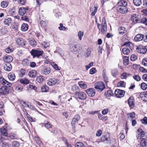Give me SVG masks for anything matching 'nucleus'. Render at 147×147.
<instances>
[{
	"instance_id": "obj_25",
	"label": "nucleus",
	"mask_w": 147,
	"mask_h": 147,
	"mask_svg": "<svg viewBox=\"0 0 147 147\" xmlns=\"http://www.w3.org/2000/svg\"><path fill=\"white\" fill-rule=\"evenodd\" d=\"M140 95V97L143 101L147 102V94L146 93L141 92Z\"/></svg>"
},
{
	"instance_id": "obj_9",
	"label": "nucleus",
	"mask_w": 147,
	"mask_h": 147,
	"mask_svg": "<svg viewBox=\"0 0 147 147\" xmlns=\"http://www.w3.org/2000/svg\"><path fill=\"white\" fill-rule=\"evenodd\" d=\"M101 140L102 142L108 143L110 142L111 138L109 134L107 133L105 135H103L101 138Z\"/></svg>"
},
{
	"instance_id": "obj_50",
	"label": "nucleus",
	"mask_w": 147,
	"mask_h": 147,
	"mask_svg": "<svg viewBox=\"0 0 147 147\" xmlns=\"http://www.w3.org/2000/svg\"><path fill=\"white\" fill-rule=\"evenodd\" d=\"M53 67L56 70H60V69L61 68H59L58 67L57 65L55 63V62H52L51 63Z\"/></svg>"
},
{
	"instance_id": "obj_41",
	"label": "nucleus",
	"mask_w": 147,
	"mask_h": 147,
	"mask_svg": "<svg viewBox=\"0 0 147 147\" xmlns=\"http://www.w3.org/2000/svg\"><path fill=\"white\" fill-rule=\"evenodd\" d=\"M29 61L27 59H24L22 62V64L24 66H27L29 65Z\"/></svg>"
},
{
	"instance_id": "obj_58",
	"label": "nucleus",
	"mask_w": 147,
	"mask_h": 147,
	"mask_svg": "<svg viewBox=\"0 0 147 147\" xmlns=\"http://www.w3.org/2000/svg\"><path fill=\"white\" fill-rule=\"evenodd\" d=\"M57 53H59L61 56L63 57L64 56V55L62 53V50L61 48L59 47H57Z\"/></svg>"
},
{
	"instance_id": "obj_61",
	"label": "nucleus",
	"mask_w": 147,
	"mask_h": 147,
	"mask_svg": "<svg viewBox=\"0 0 147 147\" xmlns=\"http://www.w3.org/2000/svg\"><path fill=\"white\" fill-rule=\"evenodd\" d=\"M142 64L145 66H147V58H144L142 61Z\"/></svg>"
},
{
	"instance_id": "obj_62",
	"label": "nucleus",
	"mask_w": 147,
	"mask_h": 147,
	"mask_svg": "<svg viewBox=\"0 0 147 147\" xmlns=\"http://www.w3.org/2000/svg\"><path fill=\"white\" fill-rule=\"evenodd\" d=\"M96 72L95 68L93 67L90 70V74H93Z\"/></svg>"
},
{
	"instance_id": "obj_20",
	"label": "nucleus",
	"mask_w": 147,
	"mask_h": 147,
	"mask_svg": "<svg viewBox=\"0 0 147 147\" xmlns=\"http://www.w3.org/2000/svg\"><path fill=\"white\" fill-rule=\"evenodd\" d=\"M3 68L5 71H9L12 69V66L9 63H6L4 65Z\"/></svg>"
},
{
	"instance_id": "obj_39",
	"label": "nucleus",
	"mask_w": 147,
	"mask_h": 147,
	"mask_svg": "<svg viewBox=\"0 0 147 147\" xmlns=\"http://www.w3.org/2000/svg\"><path fill=\"white\" fill-rule=\"evenodd\" d=\"M133 2L134 4L137 6H139L142 4L141 0H133Z\"/></svg>"
},
{
	"instance_id": "obj_40",
	"label": "nucleus",
	"mask_w": 147,
	"mask_h": 147,
	"mask_svg": "<svg viewBox=\"0 0 147 147\" xmlns=\"http://www.w3.org/2000/svg\"><path fill=\"white\" fill-rule=\"evenodd\" d=\"M43 76L42 75L38 76L36 79V81L39 83H41L43 81Z\"/></svg>"
},
{
	"instance_id": "obj_37",
	"label": "nucleus",
	"mask_w": 147,
	"mask_h": 147,
	"mask_svg": "<svg viewBox=\"0 0 147 147\" xmlns=\"http://www.w3.org/2000/svg\"><path fill=\"white\" fill-rule=\"evenodd\" d=\"M128 119H132L135 116V113L134 112L129 113L127 114Z\"/></svg>"
},
{
	"instance_id": "obj_24",
	"label": "nucleus",
	"mask_w": 147,
	"mask_h": 147,
	"mask_svg": "<svg viewBox=\"0 0 147 147\" xmlns=\"http://www.w3.org/2000/svg\"><path fill=\"white\" fill-rule=\"evenodd\" d=\"M128 104L130 107L133 108L134 105V100L132 97H130L128 100Z\"/></svg>"
},
{
	"instance_id": "obj_33",
	"label": "nucleus",
	"mask_w": 147,
	"mask_h": 147,
	"mask_svg": "<svg viewBox=\"0 0 147 147\" xmlns=\"http://www.w3.org/2000/svg\"><path fill=\"white\" fill-rule=\"evenodd\" d=\"M78 84L80 87L81 88L84 89L87 88V85L82 81L79 82H78Z\"/></svg>"
},
{
	"instance_id": "obj_49",
	"label": "nucleus",
	"mask_w": 147,
	"mask_h": 147,
	"mask_svg": "<svg viewBox=\"0 0 147 147\" xmlns=\"http://www.w3.org/2000/svg\"><path fill=\"white\" fill-rule=\"evenodd\" d=\"M76 147H85L84 144L82 142H77L75 145Z\"/></svg>"
},
{
	"instance_id": "obj_36",
	"label": "nucleus",
	"mask_w": 147,
	"mask_h": 147,
	"mask_svg": "<svg viewBox=\"0 0 147 147\" xmlns=\"http://www.w3.org/2000/svg\"><path fill=\"white\" fill-rule=\"evenodd\" d=\"M8 3H9L7 1H3L1 3V6L3 8H6L7 6Z\"/></svg>"
},
{
	"instance_id": "obj_52",
	"label": "nucleus",
	"mask_w": 147,
	"mask_h": 147,
	"mask_svg": "<svg viewBox=\"0 0 147 147\" xmlns=\"http://www.w3.org/2000/svg\"><path fill=\"white\" fill-rule=\"evenodd\" d=\"M26 116L28 119L31 121H36V119L32 117L29 114H26Z\"/></svg>"
},
{
	"instance_id": "obj_28",
	"label": "nucleus",
	"mask_w": 147,
	"mask_h": 147,
	"mask_svg": "<svg viewBox=\"0 0 147 147\" xmlns=\"http://www.w3.org/2000/svg\"><path fill=\"white\" fill-rule=\"evenodd\" d=\"M26 12V10L24 7H20L19 9V13L21 16H23Z\"/></svg>"
},
{
	"instance_id": "obj_10",
	"label": "nucleus",
	"mask_w": 147,
	"mask_h": 147,
	"mask_svg": "<svg viewBox=\"0 0 147 147\" xmlns=\"http://www.w3.org/2000/svg\"><path fill=\"white\" fill-rule=\"evenodd\" d=\"M80 119V117L79 115H76L74 116L71 122V124L73 128L75 127V125L78 122Z\"/></svg>"
},
{
	"instance_id": "obj_56",
	"label": "nucleus",
	"mask_w": 147,
	"mask_h": 147,
	"mask_svg": "<svg viewBox=\"0 0 147 147\" xmlns=\"http://www.w3.org/2000/svg\"><path fill=\"white\" fill-rule=\"evenodd\" d=\"M98 117L99 119L102 120H106L107 119L106 117L102 116L100 113L98 114Z\"/></svg>"
},
{
	"instance_id": "obj_27",
	"label": "nucleus",
	"mask_w": 147,
	"mask_h": 147,
	"mask_svg": "<svg viewBox=\"0 0 147 147\" xmlns=\"http://www.w3.org/2000/svg\"><path fill=\"white\" fill-rule=\"evenodd\" d=\"M37 72L35 70H32L30 71L28 75L31 78H34L36 77Z\"/></svg>"
},
{
	"instance_id": "obj_34",
	"label": "nucleus",
	"mask_w": 147,
	"mask_h": 147,
	"mask_svg": "<svg viewBox=\"0 0 147 147\" xmlns=\"http://www.w3.org/2000/svg\"><path fill=\"white\" fill-rule=\"evenodd\" d=\"M28 25L27 24L24 23L21 26V30L23 31H26L28 30Z\"/></svg>"
},
{
	"instance_id": "obj_59",
	"label": "nucleus",
	"mask_w": 147,
	"mask_h": 147,
	"mask_svg": "<svg viewBox=\"0 0 147 147\" xmlns=\"http://www.w3.org/2000/svg\"><path fill=\"white\" fill-rule=\"evenodd\" d=\"M133 77L134 79L137 81H139L141 80V78L138 75H134Z\"/></svg>"
},
{
	"instance_id": "obj_21",
	"label": "nucleus",
	"mask_w": 147,
	"mask_h": 147,
	"mask_svg": "<svg viewBox=\"0 0 147 147\" xmlns=\"http://www.w3.org/2000/svg\"><path fill=\"white\" fill-rule=\"evenodd\" d=\"M3 60L7 63H9L13 61V58L10 56H5L3 57Z\"/></svg>"
},
{
	"instance_id": "obj_48",
	"label": "nucleus",
	"mask_w": 147,
	"mask_h": 147,
	"mask_svg": "<svg viewBox=\"0 0 147 147\" xmlns=\"http://www.w3.org/2000/svg\"><path fill=\"white\" fill-rule=\"evenodd\" d=\"M20 76L22 77L25 75L26 73V71L24 69L22 68L20 70Z\"/></svg>"
},
{
	"instance_id": "obj_2",
	"label": "nucleus",
	"mask_w": 147,
	"mask_h": 147,
	"mask_svg": "<svg viewBox=\"0 0 147 147\" xmlns=\"http://www.w3.org/2000/svg\"><path fill=\"white\" fill-rule=\"evenodd\" d=\"M127 5L126 1L124 0H121L117 4V10L118 11L122 13H127L128 9L126 6Z\"/></svg>"
},
{
	"instance_id": "obj_8",
	"label": "nucleus",
	"mask_w": 147,
	"mask_h": 147,
	"mask_svg": "<svg viewBox=\"0 0 147 147\" xmlns=\"http://www.w3.org/2000/svg\"><path fill=\"white\" fill-rule=\"evenodd\" d=\"M136 50L137 52L142 54H144L147 51V49L145 47L142 45L137 47Z\"/></svg>"
},
{
	"instance_id": "obj_23",
	"label": "nucleus",
	"mask_w": 147,
	"mask_h": 147,
	"mask_svg": "<svg viewBox=\"0 0 147 147\" xmlns=\"http://www.w3.org/2000/svg\"><path fill=\"white\" fill-rule=\"evenodd\" d=\"M143 36L142 34H138L135 36L134 40L136 42L141 41L143 40Z\"/></svg>"
},
{
	"instance_id": "obj_17",
	"label": "nucleus",
	"mask_w": 147,
	"mask_h": 147,
	"mask_svg": "<svg viewBox=\"0 0 147 147\" xmlns=\"http://www.w3.org/2000/svg\"><path fill=\"white\" fill-rule=\"evenodd\" d=\"M48 84L50 86H53L55 85L57 82V80L54 78L50 79L47 81Z\"/></svg>"
},
{
	"instance_id": "obj_3",
	"label": "nucleus",
	"mask_w": 147,
	"mask_h": 147,
	"mask_svg": "<svg viewBox=\"0 0 147 147\" xmlns=\"http://www.w3.org/2000/svg\"><path fill=\"white\" fill-rule=\"evenodd\" d=\"M97 25L99 30L100 31L102 34H105L106 33L107 31V28L106 22L105 18H102L101 25L98 24Z\"/></svg>"
},
{
	"instance_id": "obj_43",
	"label": "nucleus",
	"mask_w": 147,
	"mask_h": 147,
	"mask_svg": "<svg viewBox=\"0 0 147 147\" xmlns=\"http://www.w3.org/2000/svg\"><path fill=\"white\" fill-rule=\"evenodd\" d=\"M1 134L5 136H7L8 135V134L7 132L6 129H0Z\"/></svg>"
},
{
	"instance_id": "obj_18",
	"label": "nucleus",
	"mask_w": 147,
	"mask_h": 147,
	"mask_svg": "<svg viewBox=\"0 0 147 147\" xmlns=\"http://www.w3.org/2000/svg\"><path fill=\"white\" fill-rule=\"evenodd\" d=\"M3 22L5 25L9 26L11 24V18L6 17L3 20Z\"/></svg>"
},
{
	"instance_id": "obj_32",
	"label": "nucleus",
	"mask_w": 147,
	"mask_h": 147,
	"mask_svg": "<svg viewBox=\"0 0 147 147\" xmlns=\"http://www.w3.org/2000/svg\"><path fill=\"white\" fill-rule=\"evenodd\" d=\"M105 95L108 98L113 96V93L111 90H109L105 93Z\"/></svg>"
},
{
	"instance_id": "obj_64",
	"label": "nucleus",
	"mask_w": 147,
	"mask_h": 147,
	"mask_svg": "<svg viewBox=\"0 0 147 147\" xmlns=\"http://www.w3.org/2000/svg\"><path fill=\"white\" fill-rule=\"evenodd\" d=\"M141 121L142 123L146 125L147 124V117H144L143 119H141Z\"/></svg>"
},
{
	"instance_id": "obj_35",
	"label": "nucleus",
	"mask_w": 147,
	"mask_h": 147,
	"mask_svg": "<svg viewBox=\"0 0 147 147\" xmlns=\"http://www.w3.org/2000/svg\"><path fill=\"white\" fill-rule=\"evenodd\" d=\"M123 64L125 66L127 65L129 63V57L127 56H125L123 57Z\"/></svg>"
},
{
	"instance_id": "obj_14",
	"label": "nucleus",
	"mask_w": 147,
	"mask_h": 147,
	"mask_svg": "<svg viewBox=\"0 0 147 147\" xmlns=\"http://www.w3.org/2000/svg\"><path fill=\"white\" fill-rule=\"evenodd\" d=\"M16 42L18 46L20 47H23L26 44V42L22 38L17 39L16 40Z\"/></svg>"
},
{
	"instance_id": "obj_29",
	"label": "nucleus",
	"mask_w": 147,
	"mask_h": 147,
	"mask_svg": "<svg viewBox=\"0 0 147 147\" xmlns=\"http://www.w3.org/2000/svg\"><path fill=\"white\" fill-rule=\"evenodd\" d=\"M8 77L10 80H13L15 79L16 78L15 74L11 73H10L8 74Z\"/></svg>"
},
{
	"instance_id": "obj_42",
	"label": "nucleus",
	"mask_w": 147,
	"mask_h": 147,
	"mask_svg": "<svg viewBox=\"0 0 147 147\" xmlns=\"http://www.w3.org/2000/svg\"><path fill=\"white\" fill-rule=\"evenodd\" d=\"M111 74L115 78H116L118 74L117 70L116 69H113L111 71Z\"/></svg>"
},
{
	"instance_id": "obj_44",
	"label": "nucleus",
	"mask_w": 147,
	"mask_h": 147,
	"mask_svg": "<svg viewBox=\"0 0 147 147\" xmlns=\"http://www.w3.org/2000/svg\"><path fill=\"white\" fill-rule=\"evenodd\" d=\"M30 44L32 46L35 47L37 45L36 42L35 40L33 39L30 41Z\"/></svg>"
},
{
	"instance_id": "obj_30",
	"label": "nucleus",
	"mask_w": 147,
	"mask_h": 147,
	"mask_svg": "<svg viewBox=\"0 0 147 147\" xmlns=\"http://www.w3.org/2000/svg\"><path fill=\"white\" fill-rule=\"evenodd\" d=\"M91 52V49L90 48H88L85 52L84 56L86 57H88Z\"/></svg>"
},
{
	"instance_id": "obj_54",
	"label": "nucleus",
	"mask_w": 147,
	"mask_h": 147,
	"mask_svg": "<svg viewBox=\"0 0 147 147\" xmlns=\"http://www.w3.org/2000/svg\"><path fill=\"white\" fill-rule=\"evenodd\" d=\"M139 22L144 24L146 25H147V19L145 18H142Z\"/></svg>"
},
{
	"instance_id": "obj_47",
	"label": "nucleus",
	"mask_w": 147,
	"mask_h": 147,
	"mask_svg": "<svg viewBox=\"0 0 147 147\" xmlns=\"http://www.w3.org/2000/svg\"><path fill=\"white\" fill-rule=\"evenodd\" d=\"M130 75V74H127L126 73H123L121 74V77L122 79H125L127 77Z\"/></svg>"
},
{
	"instance_id": "obj_51",
	"label": "nucleus",
	"mask_w": 147,
	"mask_h": 147,
	"mask_svg": "<svg viewBox=\"0 0 147 147\" xmlns=\"http://www.w3.org/2000/svg\"><path fill=\"white\" fill-rule=\"evenodd\" d=\"M141 87L142 90H145L147 88V84L144 82H142L141 84Z\"/></svg>"
},
{
	"instance_id": "obj_46",
	"label": "nucleus",
	"mask_w": 147,
	"mask_h": 147,
	"mask_svg": "<svg viewBox=\"0 0 147 147\" xmlns=\"http://www.w3.org/2000/svg\"><path fill=\"white\" fill-rule=\"evenodd\" d=\"M13 49L10 47H7L5 49V51L7 53L12 52L13 50Z\"/></svg>"
},
{
	"instance_id": "obj_12",
	"label": "nucleus",
	"mask_w": 147,
	"mask_h": 147,
	"mask_svg": "<svg viewBox=\"0 0 147 147\" xmlns=\"http://www.w3.org/2000/svg\"><path fill=\"white\" fill-rule=\"evenodd\" d=\"M5 139L2 136H0V145L2 147H9L8 144L5 142Z\"/></svg>"
},
{
	"instance_id": "obj_15",
	"label": "nucleus",
	"mask_w": 147,
	"mask_h": 147,
	"mask_svg": "<svg viewBox=\"0 0 147 147\" xmlns=\"http://www.w3.org/2000/svg\"><path fill=\"white\" fill-rule=\"evenodd\" d=\"M139 16L137 14H133L131 17V20L134 23L140 22H139L140 20H139Z\"/></svg>"
},
{
	"instance_id": "obj_22",
	"label": "nucleus",
	"mask_w": 147,
	"mask_h": 147,
	"mask_svg": "<svg viewBox=\"0 0 147 147\" xmlns=\"http://www.w3.org/2000/svg\"><path fill=\"white\" fill-rule=\"evenodd\" d=\"M138 135L142 138L147 136V133L143 131L142 129H138Z\"/></svg>"
},
{
	"instance_id": "obj_5",
	"label": "nucleus",
	"mask_w": 147,
	"mask_h": 147,
	"mask_svg": "<svg viewBox=\"0 0 147 147\" xmlns=\"http://www.w3.org/2000/svg\"><path fill=\"white\" fill-rule=\"evenodd\" d=\"M30 53L33 56V58H34L36 57H38L40 56H42L43 53V51H42L39 50L33 49L30 52Z\"/></svg>"
},
{
	"instance_id": "obj_31",
	"label": "nucleus",
	"mask_w": 147,
	"mask_h": 147,
	"mask_svg": "<svg viewBox=\"0 0 147 147\" xmlns=\"http://www.w3.org/2000/svg\"><path fill=\"white\" fill-rule=\"evenodd\" d=\"M122 52L125 55H128L130 52L128 48L126 47L123 49Z\"/></svg>"
},
{
	"instance_id": "obj_38",
	"label": "nucleus",
	"mask_w": 147,
	"mask_h": 147,
	"mask_svg": "<svg viewBox=\"0 0 147 147\" xmlns=\"http://www.w3.org/2000/svg\"><path fill=\"white\" fill-rule=\"evenodd\" d=\"M49 90V87L46 85L42 86L41 88V90L42 92H46L48 91Z\"/></svg>"
},
{
	"instance_id": "obj_53",
	"label": "nucleus",
	"mask_w": 147,
	"mask_h": 147,
	"mask_svg": "<svg viewBox=\"0 0 147 147\" xmlns=\"http://www.w3.org/2000/svg\"><path fill=\"white\" fill-rule=\"evenodd\" d=\"M84 32L81 31H79L78 33V36L79 40H81L82 39V37L84 35Z\"/></svg>"
},
{
	"instance_id": "obj_6",
	"label": "nucleus",
	"mask_w": 147,
	"mask_h": 147,
	"mask_svg": "<svg viewBox=\"0 0 147 147\" xmlns=\"http://www.w3.org/2000/svg\"><path fill=\"white\" fill-rule=\"evenodd\" d=\"M75 95L79 99L81 100H85L87 97L86 94L82 92H76Z\"/></svg>"
},
{
	"instance_id": "obj_63",
	"label": "nucleus",
	"mask_w": 147,
	"mask_h": 147,
	"mask_svg": "<svg viewBox=\"0 0 147 147\" xmlns=\"http://www.w3.org/2000/svg\"><path fill=\"white\" fill-rule=\"evenodd\" d=\"M117 86H118L124 87L125 86V84H124V81H121L118 83L117 84Z\"/></svg>"
},
{
	"instance_id": "obj_55",
	"label": "nucleus",
	"mask_w": 147,
	"mask_h": 147,
	"mask_svg": "<svg viewBox=\"0 0 147 147\" xmlns=\"http://www.w3.org/2000/svg\"><path fill=\"white\" fill-rule=\"evenodd\" d=\"M12 145L14 147H19L20 145L19 143L16 141H13L12 142Z\"/></svg>"
},
{
	"instance_id": "obj_11",
	"label": "nucleus",
	"mask_w": 147,
	"mask_h": 147,
	"mask_svg": "<svg viewBox=\"0 0 147 147\" xmlns=\"http://www.w3.org/2000/svg\"><path fill=\"white\" fill-rule=\"evenodd\" d=\"M136 147H147V139L142 138L141 140L140 144L138 145Z\"/></svg>"
},
{
	"instance_id": "obj_19",
	"label": "nucleus",
	"mask_w": 147,
	"mask_h": 147,
	"mask_svg": "<svg viewBox=\"0 0 147 147\" xmlns=\"http://www.w3.org/2000/svg\"><path fill=\"white\" fill-rule=\"evenodd\" d=\"M118 31L119 34L120 35H123L126 33L127 30L126 29L123 27L121 26L118 29Z\"/></svg>"
},
{
	"instance_id": "obj_26",
	"label": "nucleus",
	"mask_w": 147,
	"mask_h": 147,
	"mask_svg": "<svg viewBox=\"0 0 147 147\" xmlns=\"http://www.w3.org/2000/svg\"><path fill=\"white\" fill-rule=\"evenodd\" d=\"M122 46L127 47L131 50H132L133 48L134 47L133 44L130 42L125 43Z\"/></svg>"
},
{
	"instance_id": "obj_60",
	"label": "nucleus",
	"mask_w": 147,
	"mask_h": 147,
	"mask_svg": "<svg viewBox=\"0 0 147 147\" xmlns=\"http://www.w3.org/2000/svg\"><path fill=\"white\" fill-rule=\"evenodd\" d=\"M12 139H16L17 138V136L16 134L11 133L10 134L9 136Z\"/></svg>"
},
{
	"instance_id": "obj_7",
	"label": "nucleus",
	"mask_w": 147,
	"mask_h": 147,
	"mask_svg": "<svg viewBox=\"0 0 147 147\" xmlns=\"http://www.w3.org/2000/svg\"><path fill=\"white\" fill-rule=\"evenodd\" d=\"M115 94L118 98L123 97L125 94L124 91L119 89L116 90L115 91Z\"/></svg>"
},
{
	"instance_id": "obj_57",
	"label": "nucleus",
	"mask_w": 147,
	"mask_h": 147,
	"mask_svg": "<svg viewBox=\"0 0 147 147\" xmlns=\"http://www.w3.org/2000/svg\"><path fill=\"white\" fill-rule=\"evenodd\" d=\"M45 127L47 129L53 128V125L49 122H47L45 124Z\"/></svg>"
},
{
	"instance_id": "obj_16",
	"label": "nucleus",
	"mask_w": 147,
	"mask_h": 147,
	"mask_svg": "<svg viewBox=\"0 0 147 147\" xmlns=\"http://www.w3.org/2000/svg\"><path fill=\"white\" fill-rule=\"evenodd\" d=\"M51 72V69L49 67H45L42 69V73L45 75L49 74Z\"/></svg>"
},
{
	"instance_id": "obj_1",
	"label": "nucleus",
	"mask_w": 147,
	"mask_h": 147,
	"mask_svg": "<svg viewBox=\"0 0 147 147\" xmlns=\"http://www.w3.org/2000/svg\"><path fill=\"white\" fill-rule=\"evenodd\" d=\"M0 82L4 86L0 88V94L3 95L8 94L9 92V90L7 87H11L12 86V84L7 81L3 78H0Z\"/></svg>"
},
{
	"instance_id": "obj_4",
	"label": "nucleus",
	"mask_w": 147,
	"mask_h": 147,
	"mask_svg": "<svg viewBox=\"0 0 147 147\" xmlns=\"http://www.w3.org/2000/svg\"><path fill=\"white\" fill-rule=\"evenodd\" d=\"M94 87L98 91L101 92L105 88V86L103 82H99L94 84Z\"/></svg>"
},
{
	"instance_id": "obj_13",
	"label": "nucleus",
	"mask_w": 147,
	"mask_h": 147,
	"mask_svg": "<svg viewBox=\"0 0 147 147\" xmlns=\"http://www.w3.org/2000/svg\"><path fill=\"white\" fill-rule=\"evenodd\" d=\"M86 92L88 95L91 97H93L95 94V90L93 88L88 89L86 90Z\"/></svg>"
},
{
	"instance_id": "obj_45",
	"label": "nucleus",
	"mask_w": 147,
	"mask_h": 147,
	"mask_svg": "<svg viewBox=\"0 0 147 147\" xmlns=\"http://www.w3.org/2000/svg\"><path fill=\"white\" fill-rule=\"evenodd\" d=\"M20 82L21 83L25 84H27L29 83V81L26 79H22L20 80Z\"/></svg>"
}]
</instances>
